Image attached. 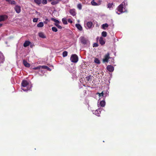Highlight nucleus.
<instances>
[{
  "label": "nucleus",
  "mask_w": 156,
  "mask_h": 156,
  "mask_svg": "<svg viewBox=\"0 0 156 156\" xmlns=\"http://www.w3.org/2000/svg\"><path fill=\"white\" fill-rule=\"evenodd\" d=\"M5 1L12 5H16V2L13 0H5Z\"/></svg>",
  "instance_id": "nucleus-17"
},
{
  "label": "nucleus",
  "mask_w": 156,
  "mask_h": 156,
  "mask_svg": "<svg viewBox=\"0 0 156 156\" xmlns=\"http://www.w3.org/2000/svg\"><path fill=\"white\" fill-rule=\"evenodd\" d=\"M92 26V23L90 22H89L87 23L86 25V27L87 29L90 28Z\"/></svg>",
  "instance_id": "nucleus-13"
},
{
  "label": "nucleus",
  "mask_w": 156,
  "mask_h": 156,
  "mask_svg": "<svg viewBox=\"0 0 156 156\" xmlns=\"http://www.w3.org/2000/svg\"><path fill=\"white\" fill-rule=\"evenodd\" d=\"M68 22L70 23H73V21L72 20L70 19H69L68 20Z\"/></svg>",
  "instance_id": "nucleus-41"
},
{
  "label": "nucleus",
  "mask_w": 156,
  "mask_h": 156,
  "mask_svg": "<svg viewBox=\"0 0 156 156\" xmlns=\"http://www.w3.org/2000/svg\"><path fill=\"white\" fill-rule=\"evenodd\" d=\"M44 23L42 22H40L37 24L38 27H42L44 26Z\"/></svg>",
  "instance_id": "nucleus-21"
},
{
  "label": "nucleus",
  "mask_w": 156,
  "mask_h": 156,
  "mask_svg": "<svg viewBox=\"0 0 156 156\" xmlns=\"http://www.w3.org/2000/svg\"><path fill=\"white\" fill-rule=\"evenodd\" d=\"M41 68L42 69H47L48 70H50V68H49L47 66H41Z\"/></svg>",
  "instance_id": "nucleus-35"
},
{
  "label": "nucleus",
  "mask_w": 156,
  "mask_h": 156,
  "mask_svg": "<svg viewBox=\"0 0 156 156\" xmlns=\"http://www.w3.org/2000/svg\"><path fill=\"white\" fill-rule=\"evenodd\" d=\"M101 2L99 1L98 3L96 2L94 0H93L91 2V4L92 5L94 6H98L101 4Z\"/></svg>",
  "instance_id": "nucleus-11"
},
{
  "label": "nucleus",
  "mask_w": 156,
  "mask_h": 156,
  "mask_svg": "<svg viewBox=\"0 0 156 156\" xmlns=\"http://www.w3.org/2000/svg\"><path fill=\"white\" fill-rule=\"evenodd\" d=\"M68 52L66 51H64L62 53V55L63 57H65L67 55Z\"/></svg>",
  "instance_id": "nucleus-32"
},
{
  "label": "nucleus",
  "mask_w": 156,
  "mask_h": 156,
  "mask_svg": "<svg viewBox=\"0 0 156 156\" xmlns=\"http://www.w3.org/2000/svg\"><path fill=\"white\" fill-rule=\"evenodd\" d=\"M94 62L95 63L98 64H99L100 63V61L99 59L97 58H95L94 60Z\"/></svg>",
  "instance_id": "nucleus-26"
},
{
  "label": "nucleus",
  "mask_w": 156,
  "mask_h": 156,
  "mask_svg": "<svg viewBox=\"0 0 156 156\" xmlns=\"http://www.w3.org/2000/svg\"><path fill=\"white\" fill-rule=\"evenodd\" d=\"M98 46V44L97 43H94L93 44V47H97Z\"/></svg>",
  "instance_id": "nucleus-40"
},
{
  "label": "nucleus",
  "mask_w": 156,
  "mask_h": 156,
  "mask_svg": "<svg viewBox=\"0 0 156 156\" xmlns=\"http://www.w3.org/2000/svg\"><path fill=\"white\" fill-rule=\"evenodd\" d=\"M101 35L104 37H106L107 35V32L105 31H104L102 32Z\"/></svg>",
  "instance_id": "nucleus-31"
},
{
  "label": "nucleus",
  "mask_w": 156,
  "mask_h": 156,
  "mask_svg": "<svg viewBox=\"0 0 156 156\" xmlns=\"http://www.w3.org/2000/svg\"><path fill=\"white\" fill-rule=\"evenodd\" d=\"M107 69L110 72L113 71L114 70V67L111 65H108L107 67Z\"/></svg>",
  "instance_id": "nucleus-12"
},
{
  "label": "nucleus",
  "mask_w": 156,
  "mask_h": 156,
  "mask_svg": "<svg viewBox=\"0 0 156 156\" xmlns=\"http://www.w3.org/2000/svg\"><path fill=\"white\" fill-rule=\"evenodd\" d=\"M92 76H91L90 75L86 77V79L88 81H90L92 79Z\"/></svg>",
  "instance_id": "nucleus-24"
},
{
  "label": "nucleus",
  "mask_w": 156,
  "mask_h": 156,
  "mask_svg": "<svg viewBox=\"0 0 156 156\" xmlns=\"http://www.w3.org/2000/svg\"><path fill=\"white\" fill-rule=\"evenodd\" d=\"M30 43V42L28 41H26L23 44V46L25 47H27L29 46Z\"/></svg>",
  "instance_id": "nucleus-20"
},
{
  "label": "nucleus",
  "mask_w": 156,
  "mask_h": 156,
  "mask_svg": "<svg viewBox=\"0 0 156 156\" xmlns=\"http://www.w3.org/2000/svg\"><path fill=\"white\" fill-rule=\"evenodd\" d=\"M8 18V16L6 15H0V22L4 21Z\"/></svg>",
  "instance_id": "nucleus-7"
},
{
  "label": "nucleus",
  "mask_w": 156,
  "mask_h": 156,
  "mask_svg": "<svg viewBox=\"0 0 156 156\" xmlns=\"http://www.w3.org/2000/svg\"><path fill=\"white\" fill-rule=\"evenodd\" d=\"M60 0H56L55 1H53L51 2V4L52 5H55L58 3L59 1Z\"/></svg>",
  "instance_id": "nucleus-23"
},
{
  "label": "nucleus",
  "mask_w": 156,
  "mask_h": 156,
  "mask_svg": "<svg viewBox=\"0 0 156 156\" xmlns=\"http://www.w3.org/2000/svg\"><path fill=\"white\" fill-rule=\"evenodd\" d=\"M5 61V58L2 53L0 52V63H2Z\"/></svg>",
  "instance_id": "nucleus-8"
},
{
  "label": "nucleus",
  "mask_w": 156,
  "mask_h": 156,
  "mask_svg": "<svg viewBox=\"0 0 156 156\" xmlns=\"http://www.w3.org/2000/svg\"><path fill=\"white\" fill-rule=\"evenodd\" d=\"M34 2L38 5H40L41 3V0H34Z\"/></svg>",
  "instance_id": "nucleus-22"
},
{
  "label": "nucleus",
  "mask_w": 156,
  "mask_h": 156,
  "mask_svg": "<svg viewBox=\"0 0 156 156\" xmlns=\"http://www.w3.org/2000/svg\"><path fill=\"white\" fill-rule=\"evenodd\" d=\"M126 1H124L119 6L117 9V11L116 12L118 14H120L126 12L125 10L124 9L123 6L126 4Z\"/></svg>",
  "instance_id": "nucleus-2"
},
{
  "label": "nucleus",
  "mask_w": 156,
  "mask_h": 156,
  "mask_svg": "<svg viewBox=\"0 0 156 156\" xmlns=\"http://www.w3.org/2000/svg\"><path fill=\"white\" fill-rule=\"evenodd\" d=\"M70 60L72 62L76 63L78 61V58L76 54H73L71 55Z\"/></svg>",
  "instance_id": "nucleus-3"
},
{
  "label": "nucleus",
  "mask_w": 156,
  "mask_h": 156,
  "mask_svg": "<svg viewBox=\"0 0 156 156\" xmlns=\"http://www.w3.org/2000/svg\"><path fill=\"white\" fill-rule=\"evenodd\" d=\"M39 36L42 38H46V36L42 32L39 33L38 34Z\"/></svg>",
  "instance_id": "nucleus-18"
},
{
  "label": "nucleus",
  "mask_w": 156,
  "mask_h": 156,
  "mask_svg": "<svg viewBox=\"0 0 156 156\" xmlns=\"http://www.w3.org/2000/svg\"><path fill=\"white\" fill-rule=\"evenodd\" d=\"M21 84V88L24 91H26L30 90L31 87V86L29 84V83L26 80H23Z\"/></svg>",
  "instance_id": "nucleus-1"
},
{
  "label": "nucleus",
  "mask_w": 156,
  "mask_h": 156,
  "mask_svg": "<svg viewBox=\"0 0 156 156\" xmlns=\"http://www.w3.org/2000/svg\"><path fill=\"white\" fill-rule=\"evenodd\" d=\"M62 21L63 23L64 24H67V22L66 19L65 18H63L62 19Z\"/></svg>",
  "instance_id": "nucleus-28"
},
{
  "label": "nucleus",
  "mask_w": 156,
  "mask_h": 156,
  "mask_svg": "<svg viewBox=\"0 0 156 156\" xmlns=\"http://www.w3.org/2000/svg\"><path fill=\"white\" fill-rule=\"evenodd\" d=\"M101 108H99L98 109L95 110L94 112H93V113L95 114L97 116H100V114L101 113Z\"/></svg>",
  "instance_id": "nucleus-9"
},
{
  "label": "nucleus",
  "mask_w": 156,
  "mask_h": 156,
  "mask_svg": "<svg viewBox=\"0 0 156 156\" xmlns=\"http://www.w3.org/2000/svg\"><path fill=\"white\" fill-rule=\"evenodd\" d=\"M78 22H80L79 20H78Z\"/></svg>",
  "instance_id": "nucleus-44"
},
{
  "label": "nucleus",
  "mask_w": 156,
  "mask_h": 156,
  "mask_svg": "<svg viewBox=\"0 0 156 156\" xmlns=\"http://www.w3.org/2000/svg\"><path fill=\"white\" fill-rule=\"evenodd\" d=\"M59 23H55V25L58 28L60 29H61L62 28V27L59 24Z\"/></svg>",
  "instance_id": "nucleus-29"
},
{
  "label": "nucleus",
  "mask_w": 156,
  "mask_h": 156,
  "mask_svg": "<svg viewBox=\"0 0 156 156\" xmlns=\"http://www.w3.org/2000/svg\"><path fill=\"white\" fill-rule=\"evenodd\" d=\"M97 94H98V95L99 96V97L100 98L99 100H100L101 98L102 97H103L104 95H103V92H102L101 93H97Z\"/></svg>",
  "instance_id": "nucleus-27"
},
{
  "label": "nucleus",
  "mask_w": 156,
  "mask_h": 156,
  "mask_svg": "<svg viewBox=\"0 0 156 156\" xmlns=\"http://www.w3.org/2000/svg\"><path fill=\"white\" fill-rule=\"evenodd\" d=\"M45 22H44V23H46V24H47V23L48 22V19L47 18H46V19H45Z\"/></svg>",
  "instance_id": "nucleus-42"
},
{
  "label": "nucleus",
  "mask_w": 156,
  "mask_h": 156,
  "mask_svg": "<svg viewBox=\"0 0 156 156\" xmlns=\"http://www.w3.org/2000/svg\"><path fill=\"white\" fill-rule=\"evenodd\" d=\"M52 30L53 31L55 32H56L58 31L57 28L55 27H53L52 28Z\"/></svg>",
  "instance_id": "nucleus-34"
},
{
  "label": "nucleus",
  "mask_w": 156,
  "mask_h": 156,
  "mask_svg": "<svg viewBox=\"0 0 156 156\" xmlns=\"http://www.w3.org/2000/svg\"><path fill=\"white\" fill-rule=\"evenodd\" d=\"M75 26L77 29L80 31H81L82 30V27L80 24H76L75 25Z\"/></svg>",
  "instance_id": "nucleus-16"
},
{
  "label": "nucleus",
  "mask_w": 156,
  "mask_h": 156,
  "mask_svg": "<svg viewBox=\"0 0 156 156\" xmlns=\"http://www.w3.org/2000/svg\"><path fill=\"white\" fill-rule=\"evenodd\" d=\"M99 41L101 44L103 45L105 44V42L103 40V38L102 37H100Z\"/></svg>",
  "instance_id": "nucleus-19"
},
{
  "label": "nucleus",
  "mask_w": 156,
  "mask_h": 156,
  "mask_svg": "<svg viewBox=\"0 0 156 156\" xmlns=\"http://www.w3.org/2000/svg\"><path fill=\"white\" fill-rule=\"evenodd\" d=\"M38 20V18H34L33 19V21L34 22H36Z\"/></svg>",
  "instance_id": "nucleus-39"
},
{
  "label": "nucleus",
  "mask_w": 156,
  "mask_h": 156,
  "mask_svg": "<svg viewBox=\"0 0 156 156\" xmlns=\"http://www.w3.org/2000/svg\"><path fill=\"white\" fill-rule=\"evenodd\" d=\"M23 63L25 66L27 67H30V64L28 63L26 60H23Z\"/></svg>",
  "instance_id": "nucleus-15"
},
{
  "label": "nucleus",
  "mask_w": 156,
  "mask_h": 156,
  "mask_svg": "<svg viewBox=\"0 0 156 156\" xmlns=\"http://www.w3.org/2000/svg\"><path fill=\"white\" fill-rule=\"evenodd\" d=\"M14 9L17 13H19L21 12V7L19 5H16L14 7Z\"/></svg>",
  "instance_id": "nucleus-6"
},
{
  "label": "nucleus",
  "mask_w": 156,
  "mask_h": 156,
  "mask_svg": "<svg viewBox=\"0 0 156 156\" xmlns=\"http://www.w3.org/2000/svg\"><path fill=\"white\" fill-rule=\"evenodd\" d=\"M80 39L81 42L83 44H85L87 42V40L83 37H81L80 38Z\"/></svg>",
  "instance_id": "nucleus-10"
},
{
  "label": "nucleus",
  "mask_w": 156,
  "mask_h": 156,
  "mask_svg": "<svg viewBox=\"0 0 156 156\" xmlns=\"http://www.w3.org/2000/svg\"><path fill=\"white\" fill-rule=\"evenodd\" d=\"M70 13L73 16H75L76 15L75 9H70L69 10Z\"/></svg>",
  "instance_id": "nucleus-14"
},
{
  "label": "nucleus",
  "mask_w": 156,
  "mask_h": 156,
  "mask_svg": "<svg viewBox=\"0 0 156 156\" xmlns=\"http://www.w3.org/2000/svg\"><path fill=\"white\" fill-rule=\"evenodd\" d=\"M113 6V5L112 3H109L107 5V7L108 8L110 9L111 8H112Z\"/></svg>",
  "instance_id": "nucleus-25"
},
{
  "label": "nucleus",
  "mask_w": 156,
  "mask_h": 156,
  "mask_svg": "<svg viewBox=\"0 0 156 156\" xmlns=\"http://www.w3.org/2000/svg\"><path fill=\"white\" fill-rule=\"evenodd\" d=\"M2 24L0 23V27H1L2 26Z\"/></svg>",
  "instance_id": "nucleus-43"
},
{
  "label": "nucleus",
  "mask_w": 156,
  "mask_h": 156,
  "mask_svg": "<svg viewBox=\"0 0 156 156\" xmlns=\"http://www.w3.org/2000/svg\"><path fill=\"white\" fill-rule=\"evenodd\" d=\"M51 20L54 21L55 23H59V21L58 20H56L54 18H51Z\"/></svg>",
  "instance_id": "nucleus-33"
},
{
  "label": "nucleus",
  "mask_w": 156,
  "mask_h": 156,
  "mask_svg": "<svg viewBox=\"0 0 156 156\" xmlns=\"http://www.w3.org/2000/svg\"><path fill=\"white\" fill-rule=\"evenodd\" d=\"M110 54L109 53H108L104 56V58L103 60V61L104 62H108V59L110 58Z\"/></svg>",
  "instance_id": "nucleus-4"
},
{
  "label": "nucleus",
  "mask_w": 156,
  "mask_h": 156,
  "mask_svg": "<svg viewBox=\"0 0 156 156\" xmlns=\"http://www.w3.org/2000/svg\"><path fill=\"white\" fill-rule=\"evenodd\" d=\"M102 28L104 29H105V28L108 27V25L107 23H105L103 24L102 25Z\"/></svg>",
  "instance_id": "nucleus-30"
},
{
  "label": "nucleus",
  "mask_w": 156,
  "mask_h": 156,
  "mask_svg": "<svg viewBox=\"0 0 156 156\" xmlns=\"http://www.w3.org/2000/svg\"><path fill=\"white\" fill-rule=\"evenodd\" d=\"M42 2L43 4H46L47 3V0H42Z\"/></svg>",
  "instance_id": "nucleus-38"
},
{
  "label": "nucleus",
  "mask_w": 156,
  "mask_h": 156,
  "mask_svg": "<svg viewBox=\"0 0 156 156\" xmlns=\"http://www.w3.org/2000/svg\"><path fill=\"white\" fill-rule=\"evenodd\" d=\"M41 66H38L37 67H36L34 68H33V69H35V70L37 69H41Z\"/></svg>",
  "instance_id": "nucleus-37"
},
{
  "label": "nucleus",
  "mask_w": 156,
  "mask_h": 156,
  "mask_svg": "<svg viewBox=\"0 0 156 156\" xmlns=\"http://www.w3.org/2000/svg\"><path fill=\"white\" fill-rule=\"evenodd\" d=\"M99 101H98V107H99V105H100L101 107H104L105 105V101L103 100L101 101H100V102H99Z\"/></svg>",
  "instance_id": "nucleus-5"
},
{
  "label": "nucleus",
  "mask_w": 156,
  "mask_h": 156,
  "mask_svg": "<svg viewBox=\"0 0 156 156\" xmlns=\"http://www.w3.org/2000/svg\"><path fill=\"white\" fill-rule=\"evenodd\" d=\"M77 7L80 10H81L82 9V5L80 4H78Z\"/></svg>",
  "instance_id": "nucleus-36"
}]
</instances>
